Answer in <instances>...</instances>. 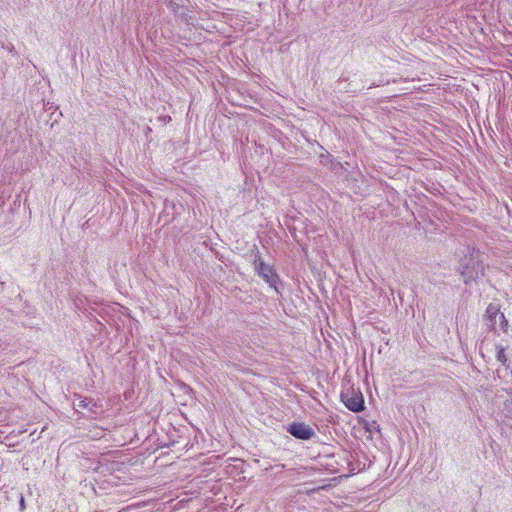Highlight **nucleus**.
<instances>
[{
  "label": "nucleus",
  "instance_id": "1",
  "mask_svg": "<svg viewBox=\"0 0 512 512\" xmlns=\"http://www.w3.org/2000/svg\"><path fill=\"white\" fill-rule=\"evenodd\" d=\"M341 400L353 412H360L364 409V398L359 389L349 387L343 390L341 392Z\"/></svg>",
  "mask_w": 512,
  "mask_h": 512
},
{
  "label": "nucleus",
  "instance_id": "2",
  "mask_svg": "<svg viewBox=\"0 0 512 512\" xmlns=\"http://www.w3.org/2000/svg\"><path fill=\"white\" fill-rule=\"evenodd\" d=\"M258 276L263 279V281L276 295L280 294L282 283L272 267L265 263H260L258 267Z\"/></svg>",
  "mask_w": 512,
  "mask_h": 512
},
{
  "label": "nucleus",
  "instance_id": "3",
  "mask_svg": "<svg viewBox=\"0 0 512 512\" xmlns=\"http://www.w3.org/2000/svg\"><path fill=\"white\" fill-rule=\"evenodd\" d=\"M483 273V267L474 258H469L461 272L466 284L476 280Z\"/></svg>",
  "mask_w": 512,
  "mask_h": 512
},
{
  "label": "nucleus",
  "instance_id": "4",
  "mask_svg": "<svg viewBox=\"0 0 512 512\" xmlns=\"http://www.w3.org/2000/svg\"><path fill=\"white\" fill-rule=\"evenodd\" d=\"M287 431L297 439L309 440L315 435L314 429L305 423H292Z\"/></svg>",
  "mask_w": 512,
  "mask_h": 512
},
{
  "label": "nucleus",
  "instance_id": "5",
  "mask_svg": "<svg viewBox=\"0 0 512 512\" xmlns=\"http://www.w3.org/2000/svg\"><path fill=\"white\" fill-rule=\"evenodd\" d=\"M75 409L78 411L79 409H87L92 414H97L99 411V406L92 399L89 398H80L78 403L74 404Z\"/></svg>",
  "mask_w": 512,
  "mask_h": 512
},
{
  "label": "nucleus",
  "instance_id": "6",
  "mask_svg": "<svg viewBox=\"0 0 512 512\" xmlns=\"http://www.w3.org/2000/svg\"><path fill=\"white\" fill-rule=\"evenodd\" d=\"M486 314L490 320L495 319L497 316L500 317L503 321H505L503 313L499 312V307L495 304H490L486 309Z\"/></svg>",
  "mask_w": 512,
  "mask_h": 512
},
{
  "label": "nucleus",
  "instance_id": "7",
  "mask_svg": "<svg viewBox=\"0 0 512 512\" xmlns=\"http://www.w3.org/2000/svg\"><path fill=\"white\" fill-rule=\"evenodd\" d=\"M497 360L499 362H501L503 365L506 364L507 362V357H506V354H505V350L504 348H498V352H497Z\"/></svg>",
  "mask_w": 512,
  "mask_h": 512
},
{
  "label": "nucleus",
  "instance_id": "8",
  "mask_svg": "<svg viewBox=\"0 0 512 512\" xmlns=\"http://www.w3.org/2000/svg\"><path fill=\"white\" fill-rule=\"evenodd\" d=\"M19 505H20L21 511H24L26 509L25 498L22 493H20V495H19Z\"/></svg>",
  "mask_w": 512,
  "mask_h": 512
}]
</instances>
